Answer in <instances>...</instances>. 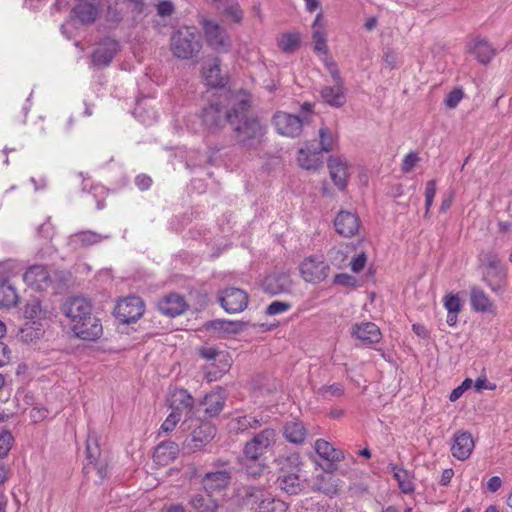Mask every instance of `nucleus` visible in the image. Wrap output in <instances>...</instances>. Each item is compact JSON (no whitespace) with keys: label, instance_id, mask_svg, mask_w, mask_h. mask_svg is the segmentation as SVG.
Here are the masks:
<instances>
[{"label":"nucleus","instance_id":"f257e3e1","mask_svg":"<svg viewBox=\"0 0 512 512\" xmlns=\"http://www.w3.org/2000/svg\"><path fill=\"white\" fill-rule=\"evenodd\" d=\"M252 107V95L243 89L229 91L211 101L202 109V124L210 131H217Z\"/></svg>","mask_w":512,"mask_h":512},{"label":"nucleus","instance_id":"f03ea898","mask_svg":"<svg viewBox=\"0 0 512 512\" xmlns=\"http://www.w3.org/2000/svg\"><path fill=\"white\" fill-rule=\"evenodd\" d=\"M250 110H244L239 117L231 122L234 139L240 149L255 151L263 142L266 134V126L258 116L248 114Z\"/></svg>","mask_w":512,"mask_h":512},{"label":"nucleus","instance_id":"7ed1b4c3","mask_svg":"<svg viewBox=\"0 0 512 512\" xmlns=\"http://www.w3.org/2000/svg\"><path fill=\"white\" fill-rule=\"evenodd\" d=\"M276 440V430L265 428L245 443L243 448V465L248 475L256 477L263 472L265 464L260 461V457L276 443Z\"/></svg>","mask_w":512,"mask_h":512},{"label":"nucleus","instance_id":"20e7f679","mask_svg":"<svg viewBox=\"0 0 512 512\" xmlns=\"http://www.w3.org/2000/svg\"><path fill=\"white\" fill-rule=\"evenodd\" d=\"M169 46L175 58L179 60H192L199 56L203 43L196 26L183 25L172 32Z\"/></svg>","mask_w":512,"mask_h":512},{"label":"nucleus","instance_id":"39448f33","mask_svg":"<svg viewBox=\"0 0 512 512\" xmlns=\"http://www.w3.org/2000/svg\"><path fill=\"white\" fill-rule=\"evenodd\" d=\"M481 261L484 266V282L494 293H504L507 287V272L499 256L488 251L483 253Z\"/></svg>","mask_w":512,"mask_h":512},{"label":"nucleus","instance_id":"423d86ee","mask_svg":"<svg viewBox=\"0 0 512 512\" xmlns=\"http://www.w3.org/2000/svg\"><path fill=\"white\" fill-rule=\"evenodd\" d=\"M204 39L209 48L217 53H227L232 47V40L224 27L212 19L202 16L199 20Z\"/></svg>","mask_w":512,"mask_h":512},{"label":"nucleus","instance_id":"0eeeda50","mask_svg":"<svg viewBox=\"0 0 512 512\" xmlns=\"http://www.w3.org/2000/svg\"><path fill=\"white\" fill-rule=\"evenodd\" d=\"M86 460L83 470L86 474L96 471L99 482L108 476V466L106 461L101 459V451L98 443V437L95 432L89 433L86 440Z\"/></svg>","mask_w":512,"mask_h":512},{"label":"nucleus","instance_id":"6e6552de","mask_svg":"<svg viewBox=\"0 0 512 512\" xmlns=\"http://www.w3.org/2000/svg\"><path fill=\"white\" fill-rule=\"evenodd\" d=\"M167 402L172 412H179L180 417L182 414H185L186 418L181 426L184 427V429H190L191 424H189V422L193 421V408L195 403L192 395L186 389L175 388L170 391Z\"/></svg>","mask_w":512,"mask_h":512},{"label":"nucleus","instance_id":"1a4fd4ad","mask_svg":"<svg viewBox=\"0 0 512 512\" xmlns=\"http://www.w3.org/2000/svg\"><path fill=\"white\" fill-rule=\"evenodd\" d=\"M144 301L138 296H128L119 301L114 309L115 317L123 324L138 321L144 314Z\"/></svg>","mask_w":512,"mask_h":512},{"label":"nucleus","instance_id":"9d476101","mask_svg":"<svg viewBox=\"0 0 512 512\" xmlns=\"http://www.w3.org/2000/svg\"><path fill=\"white\" fill-rule=\"evenodd\" d=\"M308 120L307 116L300 118L294 114L278 111L272 118V124L280 135L294 138L301 134L303 124Z\"/></svg>","mask_w":512,"mask_h":512},{"label":"nucleus","instance_id":"9b49d317","mask_svg":"<svg viewBox=\"0 0 512 512\" xmlns=\"http://www.w3.org/2000/svg\"><path fill=\"white\" fill-rule=\"evenodd\" d=\"M293 281L290 273L283 269H275L268 273L262 280V289L269 295L290 293Z\"/></svg>","mask_w":512,"mask_h":512},{"label":"nucleus","instance_id":"f8f14e48","mask_svg":"<svg viewBox=\"0 0 512 512\" xmlns=\"http://www.w3.org/2000/svg\"><path fill=\"white\" fill-rule=\"evenodd\" d=\"M217 299L227 313H239L246 309L249 297L240 288L228 287L218 292Z\"/></svg>","mask_w":512,"mask_h":512},{"label":"nucleus","instance_id":"ddd939ff","mask_svg":"<svg viewBox=\"0 0 512 512\" xmlns=\"http://www.w3.org/2000/svg\"><path fill=\"white\" fill-rule=\"evenodd\" d=\"M196 422V427L191 434L184 441V448L189 452L200 450L204 445L209 443L215 436V427L207 421H200L193 419Z\"/></svg>","mask_w":512,"mask_h":512},{"label":"nucleus","instance_id":"4468645a","mask_svg":"<svg viewBox=\"0 0 512 512\" xmlns=\"http://www.w3.org/2000/svg\"><path fill=\"white\" fill-rule=\"evenodd\" d=\"M329 266L318 256H309L300 264V273L303 279L309 283H320L326 279Z\"/></svg>","mask_w":512,"mask_h":512},{"label":"nucleus","instance_id":"2eb2a0df","mask_svg":"<svg viewBox=\"0 0 512 512\" xmlns=\"http://www.w3.org/2000/svg\"><path fill=\"white\" fill-rule=\"evenodd\" d=\"M62 312L73 325L80 323L82 319L92 313V305L83 297H69L62 305Z\"/></svg>","mask_w":512,"mask_h":512},{"label":"nucleus","instance_id":"dca6fc26","mask_svg":"<svg viewBox=\"0 0 512 512\" xmlns=\"http://www.w3.org/2000/svg\"><path fill=\"white\" fill-rule=\"evenodd\" d=\"M72 331L82 340L95 341L101 337L103 328L100 320L91 313L80 323L73 324Z\"/></svg>","mask_w":512,"mask_h":512},{"label":"nucleus","instance_id":"f3484780","mask_svg":"<svg viewBox=\"0 0 512 512\" xmlns=\"http://www.w3.org/2000/svg\"><path fill=\"white\" fill-rule=\"evenodd\" d=\"M119 50V42L111 39H103L98 48L91 55V62L94 67H108Z\"/></svg>","mask_w":512,"mask_h":512},{"label":"nucleus","instance_id":"a211bd4d","mask_svg":"<svg viewBox=\"0 0 512 512\" xmlns=\"http://www.w3.org/2000/svg\"><path fill=\"white\" fill-rule=\"evenodd\" d=\"M25 283L38 291L48 289L52 285V278L47 267L44 265H33L23 275Z\"/></svg>","mask_w":512,"mask_h":512},{"label":"nucleus","instance_id":"6ab92c4d","mask_svg":"<svg viewBox=\"0 0 512 512\" xmlns=\"http://www.w3.org/2000/svg\"><path fill=\"white\" fill-rule=\"evenodd\" d=\"M159 311L168 317H176L188 309L185 298L178 293H169L162 297L157 304Z\"/></svg>","mask_w":512,"mask_h":512},{"label":"nucleus","instance_id":"aec40b11","mask_svg":"<svg viewBox=\"0 0 512 512\" xmlns=\"http://www.w3.org/2000/svg\"><path fill=\"white\" fill-rule=\"evenodd\" d=\"M474 449L472 435L467 431H457L453 436L451 453L460 461L468 459Z\"/></svg>","mask_w":512,"mask_h":512},{"label":"nucleus","instance_id":"412c9836","mask_svg":"<svg viewBox=\"0 0 512 512\" xmlns=\"http://www.w3.org/2000/svg\"><path fill=\"white\" fill-rule=\"evenodd\" d=\"M334 226L338 234L349 238L358 232L360 221L355 213L340 211L334 220Z\"/></svg>","mask_w":512,"mask_h":512},{"label":"nucleus","instance_id":"4be33fe9","mask_svg":"<svg viewBox=\"0 0 512 512\" xmlns=\"http://www.w3.org/2000/svg\"><path fill=\"white\" fill-rule=\"evenodd\" d=\"M231 481V472L228 470H219L208 472L202 478V485L207 493H214L227 488Z\"/></svg>","mask_w":512,"mask_h":512},{"label":"nucleus","instance_id":"5701e85b","mask_svg":"<svg viewBox=\"0 0 512 512\" xmlns=\"http://www.w3.org/2000/svg\"><path fill=\"white\" fill-rule=\"evenodd\" d=\"M328 168L330 177L334 184L340 189L344 190L347 186L348 164L347 161L341 157H329Z\"/></svg>","mask_w":512,"mask_h":512},{"label":"nucleus","instance_id":"b1692460","mask_svg":"<svg viewBox=\"0 0 512 512\" xmlns=\"http://www.w3.org/2000/svg\"><path fill=\"white\" fill-rule=\"evenodd\" d=\"M352 336L360 340L364 345H372L378 343L382 335L376 324L363 322L353 326Z\"/></svg>","mask_w":512,"mask_h":512},{"label":"nucleus","instance_id":"393cba45","mask_svg":"<svg viewBox=\"0 0 512 512\" xmlns=\"http://www.w3.org/2000/svg\"><path fill=\"white\" fill-rule=\"evenodd\" d=\"M346 92L345 86L341 85H326L319 91L322 101L334 108H341L346 104Z\"/></svg>","mask_w":512,"mask_h":512},{"label":"nucleus","instance_id":"a878e982","mask_svg":"<svg viewBox=\"0 0 512 512\" xmlns=\"http://www.w3.org/2000/svg\"><path fill=\"white\" fill-rule=\"evenodd\" d=\"M263 417L249 415H242L233 417L229 422V429L234 433H244L250 429H258L264 424Z\"/></svg>","mask_w":512,"mask_h":512},{"label":"nucleus","instance_id":"bb28decb","mask_svg":"<svg viewBox=\"0 0 512 512\" xmlns=\"http://www.w3.org/2000/svg\"><path fill=\"white\" fill-rule=\"evenodd\" d=\"M243 323L240 321H230L224 319H216L205 324L207 330H212L219 336L227 334H237L243 330Z\"/></svg>","mask_w":512,"mask_h":512},{"label":"nucleus","instance_id":"cd10ccee","mask_svg":"<svg viewBox=\"0 0 512 512\" xmlns=\"http://www.w3.org/2000/svg\"><path fill=\"white\" fill-rule=\"evenodd\" d=\"M387 469L393 474V477L397 481L399 489L402 493L411 494L414 492L415 486L412 480V476L407 470L392 463L388 465Z\"/></svg>","mask_w":512,"mask_h":512},{"label":"nucleus","instance_id":"c85d7f7f","mask_svg":"<svg viewBox=\"0 0 512 512\" xmlns=\"http://www.w3.org/2000/svg\"><path fill=\"white\" fill-rule=\"evenodd\" d=\"M189 504L196 512H216L220 507L218 500L213 498L210 493L192 495Z\"/></svg>","mask_w":512,"mask_h":512},{"label":"nucleus","instance_id":"c756f323","mask_svg":"<svg viewBox=\"0 0 512 512\" xmlns=\"http://www.w3.org/2000/svg\"><path fill=\"white\" fill-rule=\"evenodd\" d=\"M283 435L288 442L299 445L304 443L307 430L302 422L290 421L285 423Z\"/></svg>","mask_w":512,"mask_h":512},{"label":"nucleus","instance_id":"7c9ffc66","mask_svg":"<svg viewBox=\"0 0 512 512\" xmlns=\"http://www.w3.org/2000/svg\"><path fill=\"white\" fill-rule=\"evenodd\" d=\"M299 165L306 170H317L321 164V153L317 150L309 148H301L297 157Z\"/></svg>","mask_w":512,"mask_h":512},{"label":"nucleus","instance_id":"2f4dec72","mask_svg":"<svg viewBox=\"0 0 512 512\" xmlns=\"http://www.w3.org/2000/svg\"><path fill=\"white\" fill-rule=\"evenodd\" d=\"M470 304L477 312H491L493 303L487 294L479 287H472L470 290Z\"/></svg>","mask_w":512,"mask_h":512},{"label":"nucleus","instance_id":"473e14b6","mask_svg":"<svg viewBox=\"0 0 512 512\" xmlns=\"http://www.w3.org/2000/svg\"><path fill=\"white\" fill-rule=\"evenodd\" d=\"M220 60L216 58L209 68H204L203 78L205 84L210 87H224L227 79L221 75Z\"/></svg>","mask_w":512,"mask_h":512},{"label":"nucleus","instance_id":"72a5a7b5","mask_svg":"<svg viewBox=\"0 0 512 512\" xmlns=\"http://www.w3.org/2000/svg\"><path fill=\"white\" fill-rule=\"evenodd\" d=\"M278 486L290 495L298 494L302 490V483L299 475L295 472L286 473L282 471L277 479Z\"/></svg>","mask_w":512,"mask_h":512},{"label":"nucleus","instance_id":"f704fd0d","mask_svg":"<svg viewBox=\"0 0 512 512\" xmlns=\"http://www.w3.org/2000/svg\"><path fill=\"white\" fill-rule=\"evenodd\" d=\"M205 414L208 417H215L220 414L225 405V396L221 391L207 394L204 398Z\"/></svg>","mask_w":512,"mask_h":512},{"label":"nucleus","instance_id":"c9c22d12","mask_svg":"<svg viewBox=\"0 0 512 512\" xmlns=\"http://www.w3.org/2000/svg\"><path fill=\"white\" fill-rule=\"evenodd\" d=\"M323 14L319 12L313 22V41H314V49L318 52L327 53L328 48L326 44V34L324 30V24L322 22Z\"/></svg>","mask_w":512,"mask_h":512},{"label":"nucleus","instance_id":"e433bc0d","mask_svg":"<svg viewBox=\"0 0 512 512\" xmlns=\"http://www.w3.org/2000/svg\"><path fill=\"white\" fill-rule=\"evenodd\" d=\"M73 16L82 24H91L96 20L98 9L88 2H80L72 10Z\"/></svg>","mask_w":512,"mask_h":512},{"label":"nucleus","instance_id":"4c0bfd02","mask_svg":"<svg viewBox=\"0 0 512 512\" xmlns=\"http://www.w3.org/2000/svg\"><path fill=\"white\" fill-rule=\"evenodd\" d=\"M315 450L322 459L329 462H339L344 458L341 450L334 448L331 443L323 439L316 441Z\"/></svg>","mask_w":512,"mask_h":512},{"label":"nucleus","instance_id":"58836bf2","mask_svg":"<svg viewBox=\"0 0 512 512\" xmlns=\"http://www.w3.org/2000/svg\"><path fill=\"white\" fill-rule=\"evenodd\" d=\"M179 453L178 445L172 441L160 443L155 450V458L158 462L168 463L177 458Z\"/></svg>","mask_w":512,"mask_h":512},{"label":"nucleus","instance_id":"ea45409f","mask_svg":"<svg viewBox=\"0 0 512 512\" xmlns=\"http://www.w3.org/2000/svg\"><path fill=\"white\" fill-rule=\"evenodd\" d=\"M109 238V236L101 235L93 231H81L71 235L70 242L74 245L81 247L91 246L100 243L102 240Z\"/></svg>","mask_w":512,"mask_h":512},{"label":"nucleus","instance_id":"a19ab883","mask_svg":"<svg viewBox=\"0 0 512 512\" xmlns=\"http://www.w3.org/2000/svg\"><path fill=\"white\" fill-rule=\"evenodd\" d=\"M18 295L15 288L6 280L0 282V305L6 308L17 304Z\"/></svg>","mask_w":512,"mask_h":512},{"label":"nucleus","instance_id":"79ce46f5","mask_svg":"<svg viewBox=\"0 0 512 512\" xmlns=\"http://www.w3.org/2000/svg\"><path fill=\"white\" fill-rule=\"evenodd\" d=\"M472 53L480 63L487 64L495 55V50L486 40H477L472 48Z\"/></svg>","mask_w":512,"mask_h":512},{"label":"nucleus","instance_id":"37998d69","mask_svg":"<svg viewBox=\"0 0 512 512\" xmlns=\"http://www.w3.org/2000/svg\"><path fill=\"white\" fill-rule=\"evenodd\" d=\"M287 504L279 499H264L259 505L257 512H286Z\"/></svg>","mask_w":512,"mask_h":512},{"label":"nucleus","instance_id":"c03bdc74","mask_svg":"<svg viewBox=\"0 0 512 512\" xmlns=\"http://www.w3.org/2000/svg\"><path fill=\"white\" fill-rule=\"evenodd\" d=\"M300 44L299 35L296 33H287L283 34L278 39V46L284 52H293L295 51Z\"/></svg>","mask_w":512,"mask_h":512},{"label":"nucleus","instance_id":"a18cd8bd","mask_svg":"<svg viewBox=\"0 0 512 512\" xmlns=\"http://www.w3.org/2000/svg\"><path fill=\"white\" fill-rule=\"evenodd\" d=\"M319 144L320 148L317 149L321 154L322 152H330L334 148L335 139L332 132L327 127L319 129Z\"/></svg>","mask_w":512,"mask_h":512},{"label":"nucleus","instance_id":"49530a36","mask_svg":"<svg viewBox=\"0 0 512 512\" xmlns=\"http://www.w3.org/2000/svg\"><path fill=\"white\" fill-rule=\"evenodd\" d=\"M14 437L8 430L0 432V458H5L11 450Z\"/></svg>","mask_w":512,"mask_h":512},{"label":"nucleus","instance_id":"de8ad7c7","mask_svg":"<svg viewBox=\"0 0 512 512\" xmlns=\"http://www.w3.org/2000/svg\"><path fill=\"white\" fill-rule=\"evenodd\" d=\"M181 420L179 412H171L160 427V432H172Z\"/></svg>","mask_w":512,"mask_h":512},{"label":"nucleus","instance_id":"09e8293b","mask_svg":"<svg viewBox=\"0 0 512 512\" xmlns=\"http://www.w3.org/2000/svg\"><path fill=\"white\" fill-rule=\"evenodd\" d=\"M276 461L280 465L281 471H284L285 467L297 468L300 464V456L297 453H292L286 457H279Z\"/></svg>","mask_w":512,"mask_h":512},{"label":"nucleus","instance_id":"8fccbe9b","mask_svg":"<svg viewBox=\"0 0 512 512\" xmlns=\"http://www.w3.org/2000/svg\"><path fill=\"white\" fill-rule=\"evenodd\" d=\"M435 194H436V181L430 180L427 182L426 189H425V210H426L425 216H427V214L430 210V207L433 204Z\"/></svg>","mask_w":512,"mask_h":512},{"label":"nucleus","instance_id":"3c124183","mask_svg":"<svg viewBox=\"0 0 512 512\" xmlns=\"http://www.w3.org/2000/svg\"><path fill=\"white\" fill-rule=\"evenodd\" d=\"M291 307L292 305L289 302L273 301L267 306L266 314L270 316L281 314L288 311Z\"/></svg>","mask_w":512,"mask_h":512},{"label":"nucleus","instance_id":"603ef678","mask_svg":"<svg viewBox=\"0 0 512 512\" xmlns=\"http://www.w3.org/2000/svg\"><path fill=\"white\" fill-rule=\"evenodd\" d=\"M444 307L448 312H460L462 309L461 300L458 295L448 294L444 298Z\"/></svg>","mask_w":512,"mask_h":512},{"label":"nucleus","instance_id":"864d4df0","mask_svg":"<svg viewBox=\"0 0 512 512\" xmlns=\"http://www.w3.org/2000/svg\"><path fill=\"white\" fill-rule=\"evenodd\" d=\"M463 96V90L460 88H455L448 93L444 103L448 108L453 109L457 107L459 102L462 100Z\"/></svg>","mask_w":512,"mask_h":512},{"label":"nucleus","instance_id":"5fc2aeb1","mask_svg":"<svg viewBox=\"0 0 512 512\" xmlns=\"http://www.w3.org/2000/svg\"><path fill=\"white\" fill-rule=\"evenodd\" d=\"M319 393L324 397H327V396L340 397L341 395H343L344 389H343L342 385L335 383V384H332L329 386H326V385L322 386L321 388H319Z\"/></svg>","mask_w":512,"mask_h":512},{"label":"nucleus","instance_id":"6e6d98bb","mask_svg":"<svg viewBox=\"0 0 512 512\" xmlns=\"http://www.w3.org/2000/svg\"><path fill=\"white\" fill-rule=\"evenodd\" d=\"M473 384V381L472 379L470 378H466L462 383L461 385H459L458 387L454 388L450 395H449V400L451 402H455L456 400H458L462 394L468 390Z\"/></svg>","mask_w":512,"mask_h":512},{"label":"nucleus","instance_id":"4d7b16f0","mask_svg":"<svg viewBox=\"0 0 512 512\" xmlns=\"http://www.w3.org/2000/svg\"><path fill=\"white\" fill-rule=\"evenodd\" d=\"M333 282L334 284L344 287H354L357 283V280L355 277L347 273H339L334 276Z\"/></svg>","mask_w":512,"mask_h":512},{"label":"nucleus","instance_id":"13d9d810","mask_svg":"<svg viewBox=\"0 0 512 512\" xmlns=\"http://www.w3.org/2000/svg\"><path fill=\"white\" fill-rule=\"evenodd\" d=\"M419 161V157L417 155V153H414V152H410L408 153L404 159H403V162H402V171L404 173H408L410 172L414 166L416 165V163Z\"/></svg>","mask_w":512,"mask_h":512},{"label":"nucleus","instance_id":"bf43d9fd","mask_svg":"<svg viewBox=\"0 0 512 512\" xmlns=\"http://www.w3.org/2000/svg\"><path fill=\"white\" fill-rule=\"evenodd\" d=\"M366 260L367 259L364 253L355 256L350 262L352 271L355 273H359L365 267Z\"/></svg>","mask_w":512,"mask_h":512},{"label":"nucleus","instance_id":"052dcab7","mask_svg":"<svg viewBox=\"0 0 512 512\" xmlns=\"http://www.w3.org/2000/svg\"><path fill=\"white\" fill-rule=\"evenodd\" d=\"M25 314L28 318H37L41 314V307L38 301L28 303L25 308Z\"/></svg>","mask_w":512,"mask_h":512},{"label":"nucleus","instance_id":"680f3d73","mask_svg":"<svg viewBox=\"0 0 512 512\" xmlns=\"http://www.w3.org/2000/svg\"><path fill=\"white\" fill-rule=\"evenodd\" d=\"M11 360V350L8 345L0 341V367L7 365Z\"/></svg>","mask_w":512,"mask_h":512},{"label":"nucleus","instance_id":"e2e57ef3","mask_svg":"<svg viewBox=\"0 0 512 512\" xmlns=\"http://www.w3.org/2000/svg\"><path fill=\"white\" fill-rule=\"evenodd\" d=\"M174 11V6L169 1H162L157 5V12L161 16H170Z\"/></svg>","mask_w":512,"mask_h":512},{"label":"nucleus","instance_id":"0e129e2a","mask_svg":"<svg viewBox=\"0 0 512 512\" xmlns=\"http://www.w3.org/2000/svg\"><path fill=\"white\" fill-rule=\"evenodd\" d=\"M199 354L206 360H214L219 355V351L214 347H202L199 350Z\"/></svg>","mask_w":512,"mask_h":512},{"label":"nucleus","instance_id":"69168bd1","mask_svg":"<svg viewBox=\"0 0 512 512\" xmlns=\"http://www.w3.org/2000/svg\"><path fill=\"white\" fill-rule=\"evenodd\" d=\"M135 183L141 190H147L152 184V179L147 175H138Z\"/></svg>","mask_w":512,"mask_h":512},{"label":"nucleus","instance_id":"338daca9","mask_svg":"<svg viewBox=\"0 0 512 512\" xmlns=\"http://www.w3.org/2000/svg\"><path fill=\"white\" fill-rule=\"evenodd\" d=\"M226 14L233 19L235 22H240L243 17L241 9L236 6H230L226 9Z\"/></svg>","mask_w":512,"mask_h":512},{"label":"nucleus","instance_id":"774afa93","mask_svg":"<svg viewBox=\"0 0 512 512\" xmlns=\"http://www.w3.org/2000/svg\"><path fill=\"white\" fill-rule=\"evenodd\" d=\"M329 71H330V74H331V77L334 81V84L333 85H341V86H345L344 84V80L343 78L341 77L340 75V72L338 70V68L335 66V65H332L330 68H329Z\"/></svg>","mask_w":512,"mask_h":512}]
</instances>
